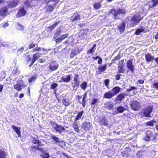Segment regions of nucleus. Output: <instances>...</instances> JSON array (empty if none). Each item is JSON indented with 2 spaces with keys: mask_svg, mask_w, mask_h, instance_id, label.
<instances>
[{
  "mask_svg": "<svg viewBox=\"0 0 158 158\" xmlns=\"http://www.w3.org/2000/svg\"><path fill=\"white\" fill-rule=\"evenodd\" d=\"M130 105L131 108L135 111L139 110L140 107V104L137 101L133 100L131 101Z\"/></svg>",
  "mask_w": 158,
  "mask_h": 158,
  "instance_id": "f257e3e1",
  "label": "nucleus"
},
{
  "mask_svg": "<svg viewBox=\"0 0 158 158\" xmlns=\"http://www.w3.org/2000/svg\"><path fill=\"white\" fill-rule=\"evenodd\" d=\"M50 123L56 132L61 133L63 130H65V128L63 126L59 125L54 122L51 121Z\"/></svg>",
  "mask_w": 158,
  "mask_h": 158,
  "instance_id": "f03ea898",
  "label": "nucleus"
},
{
  "mask_svg": "<svg viewBox=\"0 0 158 158\" xmlns=\"http://www.w3.org/2000/svg\"><path fill=\"white\" fill-rule=\"evenodd\" d=\"M141 19V17L139 15H135L133 16L131 19L132 21L131 26L133 27L134 25H135L139 23Z\"/></svg>",
  "mask_w": 158,
  "mask_h": 158,
  "instance_id": "7ed1b4c3",
  "label": "nucleus"
},
{
  "mask_svg": "<svg viewBox=\"0 0 158 158\" xmlns=\"http://www.w3.org/2000/svg\"><path fill=\"white\" fill-rule=\"evenodd\" d=\"M26 86L25 84L21 81L20 82H18L17 84L15 85L14 87L15 89L18 91H21L22 88H23Z\"/></svg>",
  "mask_w": 158,
  "mask_h": 158,
  "instance_id": "20e7f679",
  "label": "nucleus"
},
{
  "mask_svg": "<svg viewBox=\"0 0 158 158\" xmlns=\"http://www.w3.org/2000/svg\"><path fill=\"white\" fill-rule=\"evenodd\" d=\"M8 9L6 7H4L0 9V16L4 18L8 14Z\"/></svg>",
  "mask_w": 158,
  "mask_h": 158,
  "instance_id": "39448f33",
  "label": "nucleus"
},
{
  "mask_svg": "<svg viewBox=\"0 0 158 158\" xmlns=\"http://www.w3.org/2000/svg\"><path fill=\"white\" fill-rule=\"evenodd\" d=\"M58 67V64L56 63V61H53L50 64L49 68L51 70L53 71L57 69Z\"/></svg>",
  "mask_w": 158,
  "mask_h": 158,
  "instance_id": "423d86ee",
  "label": "nucleus"
},
{
  "mask_svg": "<svg viewBox=\"0 0 158 158\" xmlns=\"http://www.w3.org/2000/svg\"><path fill=\"white\" fill-rule=\"evenodd\" d=\"M81 127L84 131H86L90 129L91 128V125L89 122H85L82 123Z\"/></svg>",
  "mask_w": 158,
  "mask_h": 158,
  "instance_id": "0eeeda50",
  "label": "nucleus"
},
{
  "mask_svg": "<svg viewBox=\"0 0 158 158\" xmlns=\"http://www.w3.org/2000/svg\"><path fill=\"white\" fill-rule=\"evenodd\" d=\"M152 110V107L150 106L146 108L143 114L146 117H150V114Z\"/></svg>",
  "mask_w": 158,
  "mask_h": 158,
  "instance_id": "6e6552de",
  "label": "nucleus"
},
{
  "mask_svg": "<svg viewBox=\"0 0 158 158\" xmlns=\"http://www.w3.org/2000/svg\"><path fill=\"white\" fill-rule=\"evenodd\" d=\"M127 68L129 69L133 73L135 70L134 66L133 64V63L131 60H129L126 64Z\"/></svg>",
  "mask_w": 158,
  "mask_h": 158,
  "instance_id": "1a4fd4ad",
  "label": "nucleus"
},
{
  "mask_svg": "<svg viewBox=\"0 0 158 158\" xmlns=\"http://www.w3.org/2000/svg\"><path fill=\"white\" fill-rule=\"evenodd\" d=\"M30 149L31 151L33 152H36V151L37 150H38L41 152H42L44 151L43 149L39 147V145H38V146L32 145Z\"/></svg>",
  "mask_w": 158,
  "mask_h": 158,
  "instance_id": "9d476101",
  "label": "nucleus"
},
{
  "mask_svg": "<svg viewBox=\"0 0 158 158\" xmlns=\"http://www.w3.org/2000/svg\"><path fill=\"white\" fill-rule=\"evenodd\" d=\"M26 12L23 8H21L19 10V12L18 13L17 17L18 18H19L23 16L26 15Z\"/></svg>",
  "mask_w": 158,
  "mask_h": 158,
  "instance_id": "9b49d317",
  "label": "nucleus"
},
{
  "mask_svg": "<svg viewBox=\"0 0 158 158\" xmlns=\"http://www.w3.org/2000/svg\"><path fill=\"white\" fill-rule=\"evenodd\" d=\"M18 1L17 0H10L8 3V5L10 7L15 6L18 4Z\"/></svg>",
  "mask_w": 158,
  "mask_h": 158,
  "instance_id": "f8f14e48",
  "label": "nucleus"
},
{
  "mask_svg": "<svg viewBox=\"0 0 158 158\" xmlns=\"http://www.w3.org/2000/svg\"><path fill=\"white\" fill-rule=\"evenodd\" d=\"M12 128L15 131L19 137L21 136L20 129L21 128L19 127H17L14 125H12Z\"/></svg>",
  "mask_w": 158,
  "mask_h": 158,
  "instance_id": "ddd939ff",
  "label": "nucleus"
},
{
  "mask_svg": "<svg viewBox=\"0 0 158 158\" xmlns=\"http://www.w3.org/2000/svg\"><path fill=\"white\" fill-rule=\"evenodd\" d=\"M146 136L144 138V140L149 141L150 140V138L152 135V134L150 130H147L146 132Z\"/></svg>",
  "mask_w": 158,
  "mask_h": 158,
  "instance_id": "4468645a",
  "label": "nucleus"
},
{
  "mask_svg": "<svg viewBox=\"0 0 158 158\" xmlns=\"http://www.w3.org/2000/svg\"><path fill=\"white\" fill-rule=\"evenodd\" d=\"M69 35V34L68 33H66L65 34L61 35L60 37H59L56 40V43H60V42L62 40L64 39L67 38Z\"/></svg>",
  "mask_w": 158,
  "mask_h": 158,
  "instance_id": "2eb2a0df",
  "label": "nucleus"
},
{
  "mask_svg": "<svg viewBox=\"0 0 158 158\" xmlns=\"http://www.w3.org/2000/svg\"><path fill=\"white\" fill-rule=\"evenodd\" d=\"M145 58L147 62L152 61L154 59L153 56H152L151 54L149 53H148L145 55Z\"/></svg>",
  "mask_w": 158,
  "mask_h": 158,
  "instance_id": "dca6fc26",
  "label": "nucleus"
},
{
  "mask_svg": "<svg viewBox=\"0 0 158 158\" xmlns=\"http://www.w3.org/2000/svg\"><path fill=\"white\" fill-rule=\"evenodd\" d=\"M78 75L77 74H76L74 75V87L78 86L80 84V82L78 79Z\"/></svg>",
  "mask_w": 158,
  "mask_h": 158,
  "instance_id": "f3484780",
  "label": "nucleus"
},
{
  "mask_svg": "<svg viewBox=\"0 0 158 158\" xmlns=\"http://www.w3.org/2000/svg\"><path fill=\"white\" fill-rule=\"evenodd\" d=\"M33 143L35 144L38 145L39 146H41L42 145L41 142L39 141L38 138L37 137H35L33 138L32 140Z\"/></svg>",
  "mask_w": 158,
  "mask_h": 158,
  "instance_id": "a211bd4d",
  "label": "nucleus"
},
{
  "mask_svg": "<svg viewBox=\"0 0 158 158\" xmlns=\"http://www.w3.org/2000/svg\"><path fill=\"white\" fill-rule=\"evenodd\" d=\"M125 22L122 21V23L118 26V29L121 32H123L125 29Z\"/></svg>",
  "mask_w": 158,
  "mask_h": 158,
  "instance_id": "6ab92c4d",
  "label": "nucleus"
},
{
  "mask_svg": "<svg viewBox=\"0 0 158 158\" xmlns=\"http://www.w3.org/2000/svg\"><path fill=\"white\" fill-rule=\"evenodd\" d=\"M127 95H128L126 94L121 93L117 96L116 99L117 101H121L125 98L126 96Z\"/></svg>",
  "mask_w": 158,
  "mask_h": 158,
  "instance_id": "aec40b11",
  "label": "nucleus"
},
{
  "mask_svg": "<svg viewBox=\"0 0 158 158\" xmlns=\"http://www.w3.org/2000/svg\"><path fill=\"white\" fill-rule=\"evenodd\" d=\"M106 64L104 65H101L98 66V69L99 70V73L100 74L102 72L104 71L106 69Z\"/></svg>",
  "mask_w": 158,
  "mask_h": 158,
  "instance_id": "412c9836",
  "label": "nucleus"
},
{
  "mask_svg": "<svg viewBox=\"0 0 158 158\" xmlns=\"http://www.w3.org/2000/svg\"><path fill=\"white\" fill-rule=\"evenodd\" d=\"M114 95V94L110 92L106 93L104 95V98H110Z\"/></svg>",
  "mask_w": 158,
  "mask_h": 158,
  "instance_id": "4be33fe9",
  "label": "nucleus"
},
{
  "mask_svg": "<svg viewBox=\"0 0 158 158\" xmlns=\"http://www.w3.org/2000/svg\"><path fill=\"white\" fill-rule=\"evenodd\" d=\"M144 31V27H141L139 28L135 32V34L136 35H139L141 33L143 32Z\"/></svg>",
  "mask_w": 158,
  "mask_h": 158,
  "instance_id": "5701e85b",
  "label": "nucleus"
},
{
  "mask_svg": "<svg viewBox=\"0 0 158 158\" xmlns=\"http://www.w3.org/2000/svg\"><path fill=\"white\" fill-rule=\"evenodd\" d=\"M42 54H40L39 53H36L35 54H34L33 56V58L32 60H33V61H35L37 59H38L40 56Z\"/></svg>",
  "mask_w": 158,
  "mask_h": 158,
  "instance_id": "b1692460",
  "label": "nucleus"
},
{
  "mask_svg": "<svg viewBox=\"0 0 158 158\" xmlns=\"http://www.w3.org/2000/svg\"><path fill=\"white\" fill-rule=\"evenodd\" d=\"M73 127L76 132H78V131L79 127L77 123L75 121L73 125Z\"/></svg>",
  "mask_w": 158,
  "mask_h": 158,
  "instance_id": "393cba45",
  "label": "nucleus"
},
{
  "mask_svg": "<svg viewBox=\"0 0 158 158\" xmlns=\"http://www.w3.org/2000/svg\"><path fill=\"white\" fill-rule=\"evenodd\" d=\"M87 96V94L86 93L83 96V99L81 101H80V102L82 104V105L83 107H85V103L86 102V101L85 100Z\"/></svg>",
  "mask_w": 158,
  "mask_h": 158,
  "instance_id": "a878e982",
  "label": "nucleus"
},
{
  "mask_svg": "<svg viewBox=\"0 0 158 158\" xmlns=\"http://www.w3.org/2000/svg\"><path fill=\"white\" fill-rule=\"evenodd\" d=\"M120 88L118 87H115L112 89L113 94H114V95L119 93Z\"/></svg>",
  "mask_w": 158,
  "mask_h": 158,
  "instance_id": "bb28decb",
  "label": "nucleus"
},
{
  "mask_svg": "<svg viewBox=\"0 0 158 158\" xmlns=\"http://www.w3.org/2000/svg\"><path fill=\"white\" fill-rule=\"evenodd\" d=\"M70 75H69L68 76H67L66 77H62V79L65 82H68L70 80Z\"/></svg>",
  "mask_w": 158,
  "mask_h": 158,
  "instance_id": "cd10ccee",
  "label": "nucleus"
},
{
  "mask_svg": "<svg viewBox=\"0 0 158 158\" xmlns=\"http://www.w3.org/2000/svg\"><path fill=\"white\" fill-rule=\"evenodd\" d=\"M84 113V112L83 111H82L80 112L77 114V116L76 118L75 119V121L76 122H77V120H79V119H80L82 114H83V113Z\"/></svg>",
  "mask_w": 158,
  "mask_h": 158,
  "instance_id": "c85d7f7f",
  "label": "nucleus"
},
{
  "mask_svg": "<svg viewBox=\"0 0 158 158\" xmlns=\"http://www.w3.org/2000/svg\"><path fill=\"white\" fill-rule=\"evenodd\" d=\"M43 50L46 51V52H47V51L46 50H45L44 48H40V47H38V46L34 48L33 50V52H35V51L40 52L41 51H43Z\"/></svg>",
  "mask_w": 158,
  "mask_h": 158,
  "instance_id": "c756f323",
  "label": "nucleus"
},
{
  "mask_svg": "<svg viewBox=\"0 0 158 158\" xmlns=\"http://www.w3.org/2000/svg\"><path fill=\"white\" fill-rule=\"evenodd\" d=\"M87 86V84L85 82H83L81 85L80 87L81 89L84 90H85Z\"/></svg>",
  "mask_w": 158,
  "mask_h": 158,
  "instance_id": "7c9ffc66",
  "label": "nucleus"
},
{
  "mask_svg": "<svg viewBox=\"0 0 158 158\" xmlns=\"http://www.w3.org/2000/svg\"><path fill=\"white\" fill-rule=\"evenodd\" d=\"M51 137L52 139L54 140L56 142H60V139L53 135H51Z\"/></svg>",
  "mask_w": 158,
  "mask_h": 158,
  "instance_id": "2f4dec72",
  "label": "nucleus"
},
{
  "mask_svg": "<svg viewBox=\"0 0 158 158\" xmlns=\"http://www.w3.org/2000/svg\"><path fill=\"white\" fill-rule=\"evenodd\" d=\"M100 123L104 125H107V122L106 118H103L100 121Z\"/></svg>",
  "mask_w": 158,
  "mask_h": 158,
  "instance_id": "473e14b6",
  "label": "nucleus"
},
{
  "mask_svg": "<svg viewBox=\"0 0 158 158\" xmlns=\"http://www.w3.org/2000/svg\"><path fill=\"white\" fill-rule=\"evenodd\" d=\"M113 107V103H108L105 106V107L108 109H111Z\"/></svg>",
  "mask_w": 158,
  "mask_h": 158,
  "instance_id": "72a5a7b5",
  "label": "nucleus"
},
{
  "mask_svg": "<svg viewBox=\"0 0 158 158\" xmlns=\"http://www.w3.org/2000/svg\"><path fill=\"white\" fill-rule=\"evenodd\" d=\"M6 154L4 151H0V158H6Z\"/></svg>",
  "mask_w": 158,
  "mask_h": 158,
  "instance_id": "f704fd0d",
  "label": "nucleus"
},
{
  "mask_svg": "<svg viewBox=\"0 0 158 158\" xmlns=\"http://www.w3.org/2000/svg\"><path fill=\"white\" fill-rule=\"evenodd\" d=\"M54 9V6L49 5L47 7L46 11L47 12H51Z\"/></svg>",
  "mask_w": 158,
  "mask_h": 158,
  "instance_id": "c9c22d12",
  "label": "nucleus"
},
{
  "mask_svg": "<svg viewBox=\"0 0 158 158\" xmlns=\"http://www.w3.org/2000/svg\"><path fill=\"white\" fill-rule=\"evenodd\" d=\"M155 121L154 120H152L149 122H148L146 123V124L147 126H152L154 125V123H155Z\"/></svg>",
  "mask_w": 158,
  "mask_h": 158,
  "instance_id": "e433bc0d",
  "label": "nucleus"
},
{
  "mask_svg": "<svg viewBox=\"0 0 158 158\" xmlns=\"http://www.w3.org/2000/svg\"><path fill=\"white\" fill-rule=\"evenodd\" d=\"M126 11L123 9H119L117 10V13H118V14H123L125 13Z\"/></svg>",
  "mask_w": 158,
  "mask_h": 158,
  "instance_id": "4c0bfd02",
  "label": "nucleus"
},
{
  "mask_svg": "<svg viewBox=\"0 0 158 158\" xmlns=\"http://www.w3.org/2000/svg\"><path fill=\"white\" fill-rule=\"evenodd\" d=\"M101 6V4L99 3H95L94 4V7L95 9H98Z\"/></svg>",
  "mask_w": 158,
  "mask_h": 158,
  "instance_id": "58836bf2",
  "label": "nucleus"
},
{
  "mask_svg": "<svg viewBox=\"0 0 158 158\" xmlns=\"http://www.w3.org/2000/svg\"><path fill=\"white\" fill-rule=\"evenodd\" d=\"M80 16L79 15H77L73 19H72L71 20L72 21V22H73L77 20H79L80 19Z\"/></svg>",
  "mask_w": 158,
  "mask_h": 158,
  "instance_id": "ea45409f",
  "label": "nucleus"
},
{
  "mask_svg": "<svg viewBox=\"0 0 158 158\" xmlns=\"http://www.w3.org/2000/svg\"><path fill=\"white\" fill-rule=\"evenodd\" d=\"M125 110V109L122 106H120L117 109V111L119 113L122 112L124 110Z\"/></svg>",
  "mask_w": 158,
  "mask_h": 158,
  "instance_id": "a19ab883",
  "label": "nucleus"
},
{
  "mask_svg": "<svg viewBox=\"0 0 158 158\" xmlns=\"http://www.w3.org/2000/svg\"><path fill=\"white\" fill-rule=\"evenodd\" d=\"M62 102L64 105L65 106H68L69 105V102L65 98L63 99Z\"/></svg>",
  "mask_w": 158,
  "mask_h": 158,
  "instance_id": "79ce46f5",
  "label": "nucleus"
},
{
  "mask_svg": "<svg viewBox=\"0 0 158 158\" xmlns=\"http://www.w3.org/2000/svg\"><path fill=\"white\" fill-rule=\"evenodd\" d=\"M123 62H124L123 60H122L119 61V64H118L119 68H123V67L124 66V65Z\"/></svg>",
  "mask_w": 158,
  "mask_h": 158,
  "instance_id": "37998d69",
  "label": "nucleus"
},
{
  "mask_svg": "<svg viewBox=\"0 0 158 158\" xmlns=\"http://www.w3.org/2000/svg\"><path fill=\"white\" fill-rule=\"evenodd\" d=\"M36 77L35 76H33L31 77L29 80V82L31 83L32 82L34 81L36 79Z\"/></svg>",
  "mask_w": 158,
  "mask_h": 158,
  "instance_id": "c03bdc74",
  "label": "nucleus"
},
{
  "mask_svg": "<svg viewBox=\"0 0 158 158\" xmlns=\"http://www.w3.org/2000/svg\"><path fill=\"white\" fill-rule=\"evenodd\" d=\"M117 11L114 9H112L110 10V13L113 14L116 17L118 13H117Z\"/></svg>",
  "mask_w": 158,
  "mask_h": 158,
  "instance_id": "a18cd8bd",
  "label": "nucleus"
},
{
  "mask_svg": "<svg viewBox=\"0 0 158 158\" xmlns=\"http://www.w3.org/2000/svg\"><path fill=\"white\" fill-rule=\"evenodd\" d=\"M41 156L43 158H48L49 157V155L48 153H45L42 154Z\"/></svg>",
  "mask_w": 158,
  "mask_h": 158,
  "instance_id": "49530a36",
  "label": "nucleus"
},
{
  "mask_svg": "<svg viewBox=\"0 0 158 158\" xmlns=\"http://www.w3.org/2000/svg\"><path fill=\"white\" fill-rule=\"evenodd\" d=\"M152 6H154L158 4V0H152Z\"/></svg>",
  "mask_w": 158,
  "mask_h": 158,
  "instance_id": "de8ad7c7",
  "label": "nucleus"
},
{
  "mask_svg": "<svg viewBox=\"0 0 158 158\" xmlns=\"http://www.w3.org/2000/svg\"><path fill=\"white\" fill-rule=\"evenodd\" d=\"M98 100L97 99L94 98L93 99L91 104L93 105H94L96 103H98Z\"/></svg>",
  "mask_w": 158,
  "mask_h": 158,
  "instance_id": "09e8293b",
  "label": "nucleus"
},
{
  "mask_svg": "<svg viewBox=\"0 0 158 158\" xmlns=\"http://www.w3.org/2000/svg\"><path fill=\"white\" fill-rule=\"evenodd\" d=\"M76 54L77 52L75 51H72L70 54V57L71 58L73 57L75 55H76Z\"/></svg>",
  "mask_w": 158,
  "mask_h": 158,
  "instance_id": "8fccbe9b",
  "label": "nucleus"
},
{
  "mask_svg": "<svg viewBox=\"0 0 158 158\" xmlns=\"http://www.w3.org/2000/svg\"><path fill=\"white\" fill-rule=\"evenodd\" d=\"M137 89V88L134 86H131L130 89H127L126 90L127 91L129 92L133 90L136 89Z\"/></svg>",
  "mask_w": 158,
  "mask_h": 158,
  "instance_id": "3c124183",
  "label": "nucleus"
},
{
  "mask_svg": "<svg viewBox=\"0 0 158 158\" xmlns=\"http://www.w3.org/2000/svg\"><path fill=\"white\" fill-rule=\"evenodd\" d=\"M35 46V44L33 43H32L30 44L29 46V49H31L34 48Z\"/></svg>",
  "mask_w": 158,
  "mask_h": 158,
  "instance_id": "603ef678",
  "label": "nucleus"
},
{
  "mask_svg": "<svg viewBox=\"0 0 158 158\" xmlns=\"http://www.w3.org/2000/svg\"><path fill=\"white\" fill-rule=\"evenodd\" d=\"M152 86L154 88H156L157 89H158V82L155 83L153 84Z\"/></svg>",
  "mask_w": 158,
  "mask_h": 158,
  "instance_id": "864d4df0",
  "label": "nucleus"
},
{
  "mask_svg": "<svg viewBox=\"0 0 158 158\" xmlns=\"http://www.w3.org/2000/svg\"><path fill=\"white\" fill-rule=\"evenodd\" d=\"M18 28L22 31H23L24 29V27L21 25L19 24H18Z\"/></svg>",
  "mask_w": 158,
  "mask_h": 158,
  "instance_id": "5fc2aeb1",
  "label": "nucleus"
},
{
  "mask_svg": "<svg viewBox=\"0 0 158 158\" xmlns=\"http://www.w3.org/2000/svg\"><path fill=\"white\" fill-rule=\"evenodd\" d=\"M59 22L58 21L57 22L55 23L54 24L52 25L50 28H52V29H53L59 23Z\"/></svg>",
  "mask_w": 158,
  "mask_h": 158,
  "instance_id": "6e6d98bb",
  "label": "nucleus"
},
{
  "mask_svg": "<svg viewBox=\"0 0 158 158\" xmlns=\"http://www.w3.org/2000/svg\"><path fill=\"white\" fill-rule=\"evenodd\" d=\"M57 85L56 83H53L51 85V88L52 89H54L57 86Z\"/></svg>",
  "mask_w": 158,
  "mask_h": 158,
  "instance_id": "4d7b16f0",
  "label": "nucleus"
},
{
  "mask_svg": "<svg viewBox=\"0 0 158 158\" xmlns=\"http://www.w3.org/2000/svg\"><path fill=\"white\" fill-rule=\"evenodd\" d=\"M30 4L28 1H26L24 2V6L28 7L29 6Z\"/></svg>",
  "mask_w": 158,
  "mask_h": 158,
  "instance_id": "13d9d810",
  "label": "nucleus"
},
{
  "mask_svg": "<svg viewBox=\"0 0 158 158\" xmlns=\"http://www.w3.org/2000/svg\"><path fill=\"white\" fill-rule=\"evenodd\" d=\"M109 80L108 79H106L105 80V84L106 86H108L109 84Z\"/></svg>",
  "mask_w": 158,
  "mask_h": 158,
  "instance_id": "bf43d9fd",
  "label": "nucleus"
},
{
  "mask_svg": "<svg viewBox=\"0 0 158 158\" xmlns=\"http://www.w3.org/2000/svg\"><path fill=\"white\" fill-rule=\"evenodd\" d=\"M118 71L120 73H123L124 72V69L123 68H119Z\"/></svg>",
  "mask_w": 158,
  "mask_h": 158,
  "instance_id": "052dcab7",
  "label": "nucleus"
},
{
  "mask_svg": "<svg viewBox=\"0 0 158 158\" xmlns=\"http://www.w3.org/2000/svg\"><path fill=\"white\" fill-rule=\"evenodd\" d=\"M9 26V23L8 22H6L2 26V27L3 28H5L6 27H7Z\"/></svg>",
  "mask_w": 158,
  "mask_h": 158,
  "instance_id": "680f3d73",
  "label": "nucleus"
},
{
  "mask_svg": "<svg viewBox=\"0 0 158 158\" xmlns=\"http://www.w3.org/2000/svg\"><path fill=\"white\" fill-rule=\"evenodd\" d=\"M121 76V75L120 74H118L116 75V79L117 80H119V79H120V76Z\"/></svg>",
  "mask_w": 158,
  "mask_h": 158,
  "instance_id": "e2e57ef3",
  "label": "nucleus"
},
{
  "mask_svg": "<svg viewBox=\"0 0 158 158\" xmlns=\"http://www.w3.org/2000/svg\"><path fill=\"white\" fill-rule=\"evenodd\" d=\"M24 48L23 47H22L19 49L18 51V53H20L22 52Z\"/></svg>",
  "mask_w": 158,
  "mask_h": 158,
  "instance_id": "0e129e2a",
  "label": "nucleus"
},
{
  "mask_svg": "<svg viewBox=\"0 0 158 158\" xmlns=\"http://www.w3.org/2000/svg\"><path fill=\"white\" fill-rule=\"evenodd\" d=\"M38 61H39V62L42 63V62H45V60L43 58H42V59H39Z\"/></svg>",
  "mask_w": 158,
  "mask_h": 158,
  "instance_id": "69168bd1",
  "label": "nucleus"
},
{
  "mask_svg": "<svg viewBox=\"0 0 158 158\" xmlns=\"http://www.w3.org/2000/svg\"><path fill=\"white\" fill-rule=\"evenodd\" d=\"M31 58H30V56L29 55H28L27 56V60L28 61V62L30 61Z\"/></svg>",
  "mask_w": 158,
  "mask_h": 158,
  "instance_id": "338daca9",
  "label": "nucleus"
},
{
  "mask_svg": "<svg viewBox=\"0 0 158 158\" xmlns=\"http://www.w3.org/2000/svg\"><path fill=\"white\" fill-rule=\"evenodd\" d=\"M57 0H50L49 2H55L53 3V5H55L56 4V2Z\"/></svg>",
  "mask_w": 158,
  "mask_h": 158,
  "instance_id": "774afa93",
  "label": "nucleus"
}]
</instances>
